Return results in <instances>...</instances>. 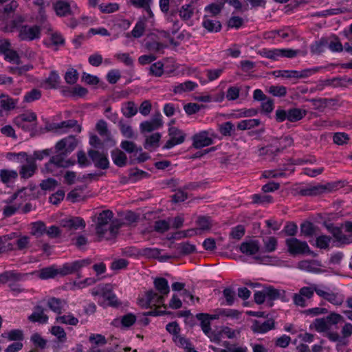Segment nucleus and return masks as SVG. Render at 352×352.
I'll use <instances>...</instances> for the list:
<instances>
[{
  "mask_svg": "<svg viewBox=\"0 0 352 352\" xmlns=\"http://www.w3.org/2000/svg\"><path fill=\"white\" fill-rule=\"evenodd\" d=\"M119 128L122 135L129 139L134 138V132L131 126L123 123L122 120L119 122Z\"/></svg>",
  "mask_w": 352,
  "mask_h": 352,
  "instance_id": "5fc2aeb1",
  "label": "nucleus"
},
{
  "mask_svg": "<svg viewBox=\"0 0 352 352\" xmlns=\"http://www.w3.org/2000/svg\"><path fill=\"white\" fill-rule=\"evenodd\" d=\"M66 302L58 298H50L47 301L48 307L54 312L60 314Z\"/></svg>",
  "mask_w": 352,
  "mask_h": 352,
  "instance_id": "cd10ccee",
  "label": "nucleus"
},
{
  "mask_svg": "<svg viewBox=\"0 0 352 352\" xmlns=\"http://www.w3.org/2000/svg\"><path fill=\"white\" fill-rule=\"evenodd\" d=\"M153 285L156 290L161 296L165 297L170 292L168 280L164 278L160 277L155 278Z\"/></svg>",
  "mask_w": 352,
  "mask_h": 352,
  "instance_id": "a878e982",
  "label": "nucleus"
},
{
  "mask_svg": "<svg viewBox=\"0 0 352 352\" xmlns=\"http://www.w3.org/2000/svg\"><path fill=\"white\" fill-rule=\"evenodd\" d=\"M260 54L267 58L277 60L280 57V49L268 50L264 48L260 52Z\"/></svg>",
  "mask_w": 352,
  "mask_h": 352,
  "instance_id": "a18cd8bd",
  "label": "nucleus"
},
{
  "mask_svg": "<svg viewBox=\"0 0 352 352\" xmlns=\"http://www.w3.org/2000/svg\"><path fill=\"white\" fill-rule=\"evenodd\" d=\"M170 219L168 220L160 219L154 223L153 230L158 233H164L170 229Z\"/></svg>",
  "mask_w": 352,
  "mask_h": 352,
  "instance_id": "a19ab883",
  "label": "nucleus"
},
{
  "mask_svg": "<svg viewBox=\"0 0 352 352\" xmlns=\"http://www.w3.org/2000/svg\"><path fill=\"white\" fill-rule=\"evenodd\" d=\"M146 307H150L152 303H163L164 302V296L158 295V294L153 290H148L146 293Z\"/></svg>",
  "mask_w": 352,
  "mask_h": 352,
  "instance_id": "2f4dec72",
  "label": "nucleus"
},
{
  "mask_svg": "<svg viewBox=\"0 0 352 352\" xmlns=\"http://www.w3.org/2000/svg\"><path fill=\"white\" fill-rule=\"evenodd\" d=\"M196 223L199 226V229L202 230H209L212 227V221L210 217H199Z\"/></svg>",
  "mask_w": 352,
  "mask_h": 352,
  "instance_id": "c03bdc74",
  "label": "nucleus"
},
{
  "mask_svg": "<svg viewBox=\"0 0 352 352\" xmlns=\"http://www.w3.org/2000/svg\"><path fill=\"white\" fill-rule=\"evenodd\" d=\"M344 321V318L340 314L331 312L325 317L316 318L310 327L311 328L314 326L317 332L325 333L331 331L333 326Z\"/></svg>",
  "mask_w": 352,
  "mask_h": 352,
  "instance_id": "39448f33",
  "label": "nucleus"
},
{
  "mask_svg": "<svg viewBox=\"0 0 352 352\" xmlns=\"http://www.w3.org/2000/svg\"><path fill=\"white\" fill-rule=\"evenodd\" d=\"M265 294L266 298L270 300H274L277 299H281L283 301H285L284 299L285 296V291L280 290L274 288L273 286H268L264 287Z\"/></svg>",
  "mask_w": 352,
  "mask_h": 352,
  "instance_id": "5701e85b",
  "label": "nucleus"
},
{
  "mask_svg": "<svg viewBox=\"0 0 352 352\" xmlns=\"http://www.w3.org/2000/svg\"><path fill=\"white\" fill-rule=\"evenodd\" d=\"M58 186V182L53 178H48L43 180L40 184V187L43 190H54Z\"/></svg>",
  "mask_w": 352,
  "mask_h": 352,
  "instance_id": "603ef678",
  "label": "nucleus"
},
{
  "mask_svg": "<svg viewBox=\"0 0 352 352\" xmlns=\"http://www.w3.org/2000/svg\"><path fill=\"white\" fill-rule=\"evenodd\" d=\"M224 6V2H219V3H211L205 8V11L209 12L212 16L219 14Z\"/></svg>",
  "mask_w": 352,
  "mask_h": 352,
  "instance_id": "680f3d73",
  "label": "nucleus"
},
{
  "mask_svg": "<svg viewBox=\"0 0 352 352\" xmlns=\"http://www.w3.org/2000/svg\"><path fill=\"white\" fill-rule=\"evenodd\" d=\"M113 217V213L111 210H104L97 214L94 219H92L93 221L96 222V231L100 239L104 238L107 231H109L110 236L107 237V239L116 236L121 225L114 221L110 223Z\"/></svg>",
  "mask_w": 352,
  "mask_h": 352,
  "instance_id": "f03ea898",
  "label": "nucleus"
},
{
  "mask_svg": "<svg viewBox=\"0 0 352 352\" xmlns=\"http://www.w3.org/2000/svg\"><path fill=\"white\" fill-rule=\"evenodd\" d=\"M10 341H22L24 338L23 333L20 329H12L8 333L6 336Z\"/></svg>",
  "mask_w": 352,
  "mask_h": 352,
  "instance_id": "69168bd1",
  "label": "nucleus"
},
{
  "mask_svg": "<svg viewBox=\"0 0 352 352\" xmlns=\"http://www.w3.org/2000/svg\"><path fill=\"white\" fill-rule=\"evenodd\" d=\"M24 19L20 16L13 21V25L19 32L18 38L23 41H32L40 38L41 35V28L37 25L32 26L28 25H21Z\"/></svg>",
  "mask_w": 352,
  "mask_h": 352,
  "instance_id": "20e7f679",
  "label": "nucleus"
},
{
  "mask_svg": "<svg viewBox=\"0 0 352 352\" xmlns=\"http://www.w3.org/2000/svg\"><path fill=\"white\" fill-rule=\"evenodd\" d=\"M192 140L193 147L197 149L204 146H208L213 143V140L208 136V132L206 131L194 135Z\"/></svg>",
  "mask_w": 352,
  "mask_h": 352,
  "instance_id": "2eb2a0df",
  "label": "nucleus"
},
{
  "mask_svg": "<svg viewBox=\"0 0 352 352\" xmlns=\"http://www.w3.org/2000/svg\"><path fill=\"white\" fill-rule=\"evenodd\" d=\"M234 131V125L231 122H226L219 126V132L223 136H231Z\"/></svg>",
  "mask_w": 352,
  "mask_h": 352,
  "instance_id": "4d7b16f0",
  "label": "nucleus"
},
{
  "mask_svg": "<svg viewBox=\"0 0 352 352\" xmlns=\"http://www.w3.org/2000/svg\"><path fill=\"white\" fill-rule=\"evenodd\" d=\"M78 79V73L75 69H69L65 74V80L69 85L75 84Z\"/></svg>",
  "mask_w": 352,
  "mask_h": 352,
  "instance_id": "13d9d810",
  "label": "nucleus"
},
{
  "mask_svg": "<svg viewBox=\"0 0 352 352\" xmlns=\"http://www.w3.org/2000/svg\"><path fill=\"white\" fill-rule=\"evenodd\" d=\"M145 48L151 52L164 53L163 50L167 47V45L159 41L158 36L155 34H150L144 39Z\"/></svg>",
  "mask_w": 352,
  "mask_h": 352,
  "instance_id": "9d476101",
  "label": "nucleus"
},
{
  "mask_svg": "<svg viewBox=\"0 0 352 352\" xmlns=\"http://www.w3.org/2000/svg\"><path fill=\"white\" fill-rule=\"evenodd\" d=\"M261 107L262 111L268 115L274 110V101L272 98H268L267 100L262 102Z\"/></svg>",
  "mask_w": 352,
  "mask_h": 352,
  "instance_id": "338daca9",
  "label": "nucleus"
},
{
  "mask_svg": "<svg viewBox=\"0 0 352 352\" xmlns=\"http://www.w3.org/2000/svg\"><path fill=\"white\" fill-rule=\"evenodd\" d=\"M285 245L288 252L292 255L299 254H313L311 251L305 241H300L296 237H290L285 240Z\"/></svg>",
  "mask_w": 352,
  "mask_h": 352,
  "instance_id": "6e6552de",
  "label": "nucleus"
},
{
  "mask_svg": "<svg viewBox=\"0 0 352 352\" xmlns=\"http://www.w3.org/2000/svg\"><path fill=\"white\" fill-rule=\"evenodd\" d=\"M208 314L199 313L196 315V318L200 321V326L203 332L209 336L211 333L210 321L208 319Z\"/></svg>",
  "mask_w": 352,
  "mask_h": 352,
  "instance_id": "c85d7f7f",
  "label": "nucleus"
},
{
  "mask_svg": "<svg viewBox=\"0 0 352 352\" xmlns=\"http://www.w3.org/2000/svg\"><path fill=\"white\" fill-rule=\"evenodd\" d=\"M274 328V320L273 319H267L263 322L254 320L251 327L252 330L254 333H265L268 331Z\"/></svg>",
  "mask_w": 352,
  "mask_h": 352,
  "instance_id": "f3484780",
  "label": "nucleus"
},
{
  "mask_svg": "<svg viewBox=\"0 0 352 352\" xmlns=\"http://www.w3.org/2000/svg\"><path fill=\"white\" fill-rule=\"evenodd\" d=\"M196 87H197L196 82L188 80L175 86L173 91L175 94H182L185 91H192Z\"/></svg>",
  "mask_w": 352,
  "mask_h": 352,
  "instance_id": "473e14b6",
  "label": "nucleus"
},
{
  "mask_svg": "<svg viewBox=\"0 0 352 352\" xmlns=\"http://www.w3.org/2000/svg\"><path fill=\"white\" fill-rule=\"evenodd\" d=\"M60 226L68 230H76L78 228H85V221L80 217H69L63 219L60 221Z\"/></svg>",
  "mask_w": 352,
  "mask_h": 352,
  "instance_id": "9b49d317",
  "label": "nucleus"
},
{
  "mask_svg": "<svg viewBox=\"0 0 352 352\" xmlns=\"http://www.w3.org/2000/svg\"><path fill=\"white\" fill-rule=\"evenodd\" d=\"M349 140L348 134L342 132L335 133L333 136V142L338 145L346 144Z\"/></svg>",
  "mask_w": 352,
  "mask_h": 352,
  "instance_id": "0e129e2a",
  "label": "nucleus"
},
{
  "mask_svg": "<svg viewBox=\"0 0 352 352\" xmlns=\"http://www.w3.org/2000/svg\"><path fill=\"white\" fill-rule=\"evenodd\" d=\"M56 15L66 16L73 14L72 7L67 0H58L53 4Z\"/></svg>",
  "mask_w": 352,
  "mask_h": 352,
  "instance_id": "dca6fc26",
  "label": "nucleus"
},
{
  "mask_svg": "<svg viewBox=\"0 0 352 352\" xmlns=\"http://www.w3.org/2000/svg\"><path fill=\"white\" fill-rule=\"evenodd\" d=\"M307 111L306 110L292 108L288 110V121L295 122L302 119L306 115Z\"/></svg>",
  "mask_w": 352,
  "mask_h": 352,
  "instance_id": "7c9ffc66",
  "label": "nucleus"
},
{
  "mask_svg": "<svg viewBox=\"0 0 352 352\" xmlns=\"http://www.w3.org/2000/svg\"><path fill=\"white\" fill-rule=\"evenodd\" d=\"M18 177V173L14 170L1 169L0 170L1 181L3 184L9 183L12 179H14Z\"/></svg>",
  "mask_w": 352,
  "mask_h": 352,
  "instance_id": "4c0bfd02",
  "label": "nucleus"
},
{
  "mask_svg": "<svg viewBox=\"0 0 352 352\" xmlns=\"http://www.w3.org/2000/svg\"><path fill=\"white\" fill-rule=\"evenodd\" d=\"M77 121L75 120H68L65 121H63L60 123H53L50 124L49 126H47L46 129L47 131L52 129H71L76 126H77V131L80 132L81 131V127L77 124Z\"/></svg>",
  "mask_w": 352,
  "mask_h": 352,
  "instance_id": "393cba45",
  "label": "nucleus"
},
{
  "mask_svg": "<svg viewBox=\"0 0 352 352\" xmlns=\"http://www.w3.org/2000/svg\"><path fill=\"white\" fill-rule=\"evenodd\" d=\"M121 111L125 117L131 118L137 113L138 109L133 101H129L122 107Z\"/></svg>",
  "mask_w": 352,
  "mask_h": 352,
  "instance_id": "58836bf2",
  "label": "nucleus"
},
{
  "mask_svg": "<svg viewBox=\"0 0 352 352\" xmlns=\"http://www.w3.org/2000/svg\"><path fill=\"white\" fill-rule=\"evenodd\" d=\"M44 308L41 305L34 307L32 314L28 316V320L32 322L46 324L48 321V316L44 314Z\"/></svg>",
  "mask_w": 352,
  "mask_h": 352,
  "instance_id": "a211bd4d",
  "label": "nucleus"
},
{
  "mask_svg": "<svg viewBox=\"0 0 352 352\" xmlns=\"http://www.w3.org/2000/svg\"><path fill=\"white\" fill-rule=\"evenodd\" d=\"M87 154L94 163L95 167L103 170L109 168V161L106 154L94 149H89Z\"/></svg>",
  "mask_w": 352,
  "mask_h": 352,
  "instance_id": "1a4fd4ad",
  "label": "nucleus"
},
{
  "mask_svg": "<svg viewBox=\"0 0 352 352\" xmlns=\"http://www.w3.org/2000/svg\"><path fill=\"white\" fill-rule=\"evenodd\" d=\"M328 45V37H322L310 45V52L312 54L320 55Z\"/></svg>",
  "mask_w": 352,
  "mask_h": 352,
  "instance_id": "4be33fe9",
  "label": "nucleus"
},
{
  "mask_svg": "<svg viewBox=\"0 0 352 352\" xmlns=\"http://www.w3.org/2000/svg\"><path fill=\"white\" fill-rule=\"evenodd\" d=\"M111 156L113 162L118 167H124L127 164L126 155L120 150L115 148L111 151Z\"/></svg>",
  "mask_w": 352,
  "mask_h": 352,
  "instance_id": "412c9836",
  "label": "nucleus"
},
{
  "mask_svg": "<svg viewBox=\"0 0 352 352\" xmlns=\"http://www.w3.org/2000/svg\"><path fill=\"white\" fill-rule=\"evenodd\" d=\"M76 140L72 135L59 140L54 147L55 155L52 156L45 164L47 171L50 173L53 171L52 165L63 168H68L74 165L75 160H66V157L76 148Z\"/></svg>",
  "mask_w": 352,
  "mask_h": 352,
  "instance_id": "f257e3e1",
  "label": "nucleus"
},
{
  "mask_svg": "<svg viewBox=\"0 0 352 352\" xmlns=\"http://www.w3.org/2000/svg\"><path fill=\"white\" fill-rule=\"evenodd\" d=\"M93 296H99L103 300L108 301V305L117 307L121 302L118 300L116 294L112 292V286L110 284H100L91 289Z\"/></svg>",
  "mask_w": 352,
  "mask_h": 352,
  "instance_id": "0eeeda50",
  "label": "nucleus"
},
{
  "mask_svg": "<svg viewBox=\"0 0 352 352\" xmlns=\"http://www.w3.org/2000/svg\"><path fill=\"white\" fill-rule=\"evenodd\" d=\"M334 41H329L328 38L327 47L333 52H341L343 50V45L340 42L338 38L333 36Z\"/></svg>",
  "mask_w": 352,
  "mask_h": 352,
  "instance_id": "6e6d98bb",
  "label": "nucleus"
},
{
  "mask_svg": "<svg viewBox=\"0 0 352 352\" xmlns=\"http://www.w3.org/2000/svg\"><path fill=\"white\" fill-rule=\"evenodd\" d=\"M23 162H26V165H23L19 170V174L22 178L27 179L32 177L36 170V164L34 162V159L32 157H29L27 155V157L24 158Z\"/></svg>",
  "mask_w": 352,
  "mask_h": 352,
  "instance_id": "4468645a",
  "label": "nucleus"
},
{
  "mask_svg": "<svg viewBox=\"0 0 352 352\" xmlns=\"http://www.w3.org/2000/svg\"><path fill=\"white\" fill-rule=\"evenodd\" d=\"M58 274L66 276L78 272L75 261L65 263L60 268L58 269Z\"/></svg>",
  "mask_w": 352,
  "mask_h": 352,
  "instance_id": "37998d69",
  "label": "nucleus"
},
{
  "mask_svg": "<svg viewBox=\"0 0 352 352\" xmlns=\"http://www.w3.org/2000/svg\"><path fill=\"white\" fill-rule=\"evenodd\" d=\"M41 97V91L37 89H33L30 91L26 93L23 100L26 102H32L36 100H38Z\"/></svg>",
  "mask_w": 352,
  "mask_h": 352,
  "instance_id": "052dcab7",
  "label": "nucleus"
},
{
  "mask_svg": "<svg viewBox=\"0 0 352 352\" xmlns=\"http://www.w3.org/2000/svg\"><path fill=\"white\" fill-rule=\"evenodd\" d=\"M58 274V269L54 266H50L41 269L39 271L38 276L41 279H48L55 277Z\"/></svg>",
  "mask_w": 352,
  "mask_h": 352,
  "instance_id": "ea45409f",
  "label": "nucleus"
},
{
  "mask_svg": "<svg viewBox=\"0 0 352 352\" xmlns=\"http://www.w3.org/2000/svg\"><path fill=\"white\" fill-rule=\"evenodd\" d=\"M239 250L246 256H254V259L256 262L263 263L270 261L269 256L261 255V245L258 240L250 239L242 242Z\"/></svg>",
  "mask_w": 352,
  "mask_h": 352,
  "instance_id": "423d86ee",
  "label": "nucleus"
},
{
  "mask_svg": "<svg viewBox=\"0 0 352 352\" xmlns=\"http://www.w3.org/2000/svg\"><path fill=\"white\" fill-rule=\"evenodd\" d=\"M300 234L305 237H313L317 234L318 227L315 226L312 222L306 221L300 226Z\"/></svg>",
  "mask_w": 352,
  "mask_h": 352,
  "instance_id": "6ab92c4d",
  "label": "nucleus"
},
{
  "mask_svg": "<svg viewBox=\"0 0 352 352\" xmlns=\"http://www.w3.org/2000/svg\"><path fill=\"white\" fill-rule=\"evenodd\" d=\"M46 231L45 224L43 221H36L32 223L30 233L36 238L41 237Z\"/></svg>",
  "mask_w": 352,
  "mask_h": 352,
  "instance_id": "e433bc0d",
  "label": "nucleus"
},
{
  "mask_svg": "<svg viewBox=\"0 0 352 352\" xmlns=\"http://www.w3.org/2000/svg\"><path fill=\"white\" fill-rule=\"evenodd\" d=\"M176 250L179 255H188L196 252V246L189 241L182 242L176 245Z\"/></svg>",
  "mask_w": 352,
  "mask_h": 352,
  "instance_id": "bb28decb",
  "label": "nucleus"
},
{
  "mask_svg": "<svg viewBox=\"0 0 352 352\" xmlns=\"http://www.w3.org/2000/svg\"><path fill=\"white\" fill-rule=\"evenodd\" d=\"M245 229L243 225H238L231 229L230 237L240 240L245 234Z\"/></svg>",
  "mask_w": 352,
  "mask_h": 352,
  "instance_id": "3c124183",
  "label": "nucleus"
},
{
  "mask_svg": "<svg viewBox=\"0 0 352 352\" xmlns=\"http://www.w3.org/2000/svg\"><path fill=\"white\" fill-rule=\"evenodd\" d=\"M0 104L2 109L9 111L15 108L16 102L8 95H0Z\"/></svg>",
  "mask_w": 352,
  "mask_h": 352,
  "instance_id": "c9c22d12",
  "label": "nucleus"
},
{
  "mask_svg": "<svg viewBox=\"0 0 352 352\" xmlns=\"http://www.w3.org/2000/svg\"><path fill=\"white\" fill-rule=\"evenodd\" d=\"M336 187L335 184H328L327 185H317L310 188H302L299 191L302 196H313L322 193L325 190H331Z\"/></svg>",
  "mask_w": 352,
  "mask_h": 352,
  "instance_id": "ddd939ff",
  "label": "nucleus"
},
{
  "mask_svg": "<svg viewBox=\"0 0 352 352\" xmlns=\"http://www.w3.org/2000/svg\"><path fill=\"white\" fill-rule=\"evenodd\" d=\"M260 124L261 120L259 119L243 120L238 122L237 129L242 131L248 130L258 126Z\"/></svg>",
  "mask_w": 352,
  "mask_h": 352,
  "instance_id": "72a5a7b5",
  "label": "nucleus"
},
{
  "mask_svg": "<svg viewBox=\"0 0 352 352\" xmlns=\"http://www.w3.org/2000/svg\"><path fill=\"white\" fill-rule=\"evenodd\" d=\"M331 238L327 235H320L316 239V246L320 249H327L329 246Z\"/></svg>",
  "mask_w": 352,
  "mask_h": 352,
  "instance_id": "864d4df0",
  "label": "nucleus"
},
{
  "mask_svg": "<svg viewBox=\"0 0 352 352\" xmlns=\"http://www.w3.org/2000/svg\"><path fill=\"white\" fill-rule=\"evenodd\" d=\"M160 138L161 134L158 132L148 136L144 144V148L150 149L153 147H158Z\"/></svg>",
  "mask_w": 352,
  "mask_h": 352,
  "instance_id": "f704fd0d",
  "label": "nucleus"
},
{
  "mask_svg": "<svg viewBox=\"0 0 352 352\" xmlns=\"http://www.w3.org/2000/svg\"><path fill=\"white\" fill-rule=\"evenodd\" d=\"M316 293L320 296L334 305H341L344 302V297L338 293L325 292L321 289H315Z\"/></svg>",
  "mask_w": 352,
  "mask_h": 352,
  "instance_id": "f8f14e48",
  "label": "nucleus"
},
{
  "mask_svg": "<svg viewBox=\"0 0 352 352\" xmlns=\"http://www.w3.org/2000/svg\"><path fill=\"white\" fill-rule=\"evenodd\" d=\"M146 25V19L145 17L140 18L136 23L135 27L131 32H127L125 34L126 38H129L131 36L134 38H140L144 32Z\"/></svg>",
  "mask_w": 352,
  "mask_h": 352,
  "instance_id": "aec40b11",
  "label": "nucleus"
},
{
  "mask_svg": "<svg viewBox=\"0 0 352 352\" xmlns=\"http://www.w3.org/2000/svg\"><path fill=\"white\" fill-rule=\"evenodd\" d=\"M202 26L210 32H218L222 27L220 21L211 19L206 15L204 16Z\"/></svg>",
  "mask_w": 352,
  "mask_h": 352,
  "instance_id": "b1692460",
  "label": "nucleus"
},
{
  "mask_svg": "<svg viewBox=\"0 0 352 352\" xmlns=\"http://www.w3.org/2000/svg\"><path fill=\"white\" fill-rule=\"evenodd\" d=\"M314 263L312 261H302L298 263V267L309 272L318 273L320 270L314 266Z\"/></svg>",
  "mask_w": 352,
  "mask_h": 352,
  "instance_id": "09e8293b",
  "label": "nucleus"
},
{
  "mask_svg": "<svg viewBox=\"0 0 352 352\" xmlns=\"http://www.w3.org/2000/svg\"><path fill=\"white\" fill-rule=\"evenodd\" d=\"M56 320L58 322L74 326L78 323V319L70 314L67 316H58Z\"/></svg>",
  "mask_w": 352,
  "mask_h": 352,
  "instance_id": "bf43d9fd",
  "label": "nucleus"
},
{
  "mask_svg": "<svg viewBox=\"0 0 352 352\" xmlns=\"http://www.w3.org/2000/svg\"><path fill=\"white\" fill-rule=\"evenodd\" d=\"M164 65L162 62L158 61L152 64L149 68L150 74L155 76H161L164 72Z\"/></svg>",
  "mask_w": 352,
  "mask_h": 352,
  "instance_id": "e2e57ef3",
  "label": "nucleus"
},
{
  "mask_svg": "<svg viewBox=\"0 0 352 352\" xmlns=\"http://www.w3.org/2000/svg\"><path fill=\"white\" fill-rule=\"evenodd\" d=\"M194 14V9L190 4L183 5L179 10V15L180 18L186 21L189 20Z\"/></svg>",
  "mask_w": 352,
  "mask_h": 352,
  "instance_id": "79ce46f5",
  "label": "nucleus"
},
{
  "mask_svg": "<svg viewBox=\"0 0 352 352\" xmlns=\"http://www.w3.org/2000/svg\"><path fill=\"white\" fill-rule=\"evenodd\" d=\"M34 273H21L16 270L6 271L0 274V283H8L10 291L19 294L25 292V289L19 283L25 281Z\"/></svg>",
  "mask_w": 352,
  "mask_h": 352,
  "instance_id": "7ed1b4c3",
  "label": "nucleus"
},
{
  "mask_svg": "<svg viewBox=\"0 0 352 352\" xmlns=\"http://www.w3.org/2000/svg\"><path fill=\"white\" fill-rule=\"evenodd\" d=\"M268 92L276 97H283L287 94V88L283 85H272Z\"/></svg>",
  "mask_w": 352,
  "mask_h": 352,
  "instance_id": "de8ad7c7",
  "label": "nucleus"
},
{
  "mask_svg": "<svg viewBox=\"0 0 352 352\" xmlns=\"http://www.w3.org/2000/svg\"><path fill=\"white\" fill-rule=\"evenodd\" d=\"M120 147L129 153L141 152L142 150L141 147L138 148L133 142L128 140L122 141L120 144Z\"/></svg>",
  "mask_w": 352,
  "mask_h": 352,
  "instance_id": "49530a36",
  "label": "nucleus"
},
{
  "mask_svg": "<svg viewBox=\"0 0 352 352\" xmlns=\"http://www.w3.org/2000/svg\"><path fill=\"white\" fill-rule=\"evenodd\" d=\"M136 320L137 317L134 314L129 313L122 317L121 323L124 327H129L136 322Z\"/></svg>",
  "mask_w": 352,
  "mask_h": 352,
  "instance_id": "774afa93",
  "label": "nucleus"
},
{
  "mask_svg": "<svg viewBox=\"0 0 352 352\" xmlns=\"http://www.w3.org/2000/svg\"><path fill=\"white\" fill-rule=\"evenodd\" d=\"M263 248L261 249L262 252H273L276 250L278 241L276 237L269 236L263 239Z\"/></svg>",
  "mask_w": 352,
  "mask_h": 352,
  "instance_id": "c756f323",
  "label": "nucleus"
},
{
  "mask_svg": "<svg viewBox=\"0 0 352 352\" xmlns=\"http://www.w3.org/2000/svg\"><path fill=\"white\" fill-rule=\"evenodd\" d=\"M14 124L19 128H21L24 131L30 132V136L34 137L36 133V123L28 124L27 122H14Z\"/></svg>",
  "mask_w": 352,
  "mask_h": 352,
  "instance_id": "8fccbe9b",
  "label": "nucleus"
}]
</instances>
